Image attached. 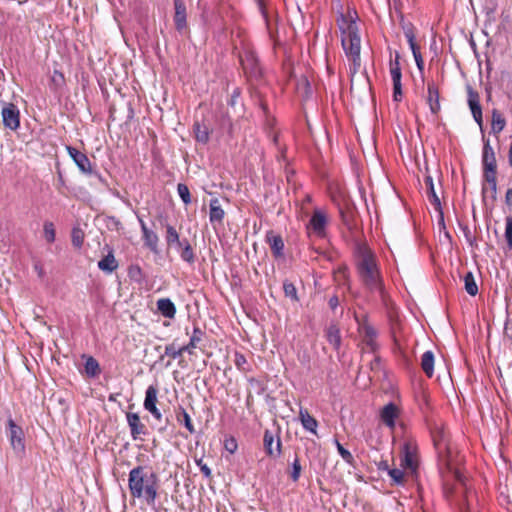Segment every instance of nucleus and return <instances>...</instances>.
I'll return each instance as SVG.
<instances>
[{"mask_svg":"<svg viewBox=\"0 0 512 512\" xmlns=\"http://www.w3.org/2000/svg\"><path fill=\"white\" fill-rule=\"evenodd\" d=\"M302 86L304 87L305 90H308L310 87V85L306 79L302 80Z\"/></svg>","mask_w":512,"mask_h":512,"instance_id":"nucleus-60","label":"nucleus"},{"mask_svg":"<svg viewBox=\"0 0 512 512\" xmlns=\"http://www.w3.org/2000/svg\"><path fill=\"white\" fill-rule=\"evenodd\" d=\"M184 353H185V351L182 350V347L176 349V347L173 343L169 344L165 347V354L170 356L172 359L181 357Z\"/></svg>","mask_w":512,"mask_h":512,"instance_id":"nucleus-42","label":"nucleus"},{"mask_svg":"<svg viewBox=\"0 0 512 512\" xmlns=\"http://www.w3.org/2000/svg\"><path fill=\"white\" fill-rule=\"evenodd\" d=\"M508 160H509V164L512 166V144L510 145V148H509Z\"/></svg>","mask_w":512,"mask_h":512,"instance_id":"nucleus-59","label":"nucleus"},{"mask_svg":"<svg viewBox=\"0 0 512 512\" xmlns=\"http://www.w3.org/2000/svg\"><path fill=\"white\" fill-rule=\"evenodd\" d=\"M468 105L476 123L481 127L483 123L482 109L479 101V94L471 87L468 88Z\"/></svg>","mask_w":512,"mask_h":512,"instance_id":"nucleus-11","label":"nucleus"},{"mask_svg":"<svg viewBox=\"0 0 512 512\" xmlns=\"http://www.w3.org/2000/svg\"><path fill=\"white\" fill-rule=\"evenodd\" d=\"M196 464L198 465V467L200 468L201 472L206 476V477H210L211 476V469L207 466V464H205L203 462L202 459H199V460H196Z\"/></svg>","mask_w":512,"mask_h":512,"instance_id":"nucleus-48","label":"nucleus"},{"mask_svg":"<svg viewBox=\"0 0 512 512\" xmlns=\"http://www.w3.org/2000/svg\"><path fill=\"white\" fill-rule=\"evenodd\" d=\"M44 237L47 242L52 243L55 240V229L54 225L51 222H46L44 224Z\"/></svg>","mask_w":512,"mask_h":512,"instance_id":"nucleus-44","label":"nucleus"},{"mask_svg":"<svg viewBox=\"0 0 512 512\" xmlns=\"http://www.w3.org/2000/svg\"><path fill=\"white\" fill-rule=\"evenodd\" d=\"M202 340V331L199 328H194L193 334L187 345L182 346V350L189 354H193V350L197 347L198 343Z\"/></svg>","mask_w":512,"mask_h":512,"instance_id":"nucleus-31","label":"nucleus"},{"mask_svg":"<svg viewBox=\"0 0 512 512\" xmlns=\"http://www.w3.org/2000/svg\"><path fill=\"white\" fill-rule=\"evenodd\" d=\"M399 60V53H396L394 60H390V75L392 78V82L398 83L399 81H401L402 73Z\"/></svg>","mask_w":512,"mask_h":512,"instance_id":"nucleus-33","label":"nucleus"},{"mask_svg":"<svg viewBox=\"0 0 512 512\" xmlns=\"http://www.w3.org/2000/svg\"><path fill=\"white\" fill-rule=\"evenodd\" d=\"M240 61L247 74L253 77L260 75L257 57L253 51L246 50L244 54L240 56Z\"/></svg>","mask_w":512,"mask_h":512,"instance_id":"nucleus-9","label":"nucleus"},{"mask_svg":"<svg viewBox=\"0 0 512 512\" xmlns=\"http://www.w3.org/2000/svg\"><path fill=\"white\" fill-rule=\"evenodd\" d=\"M63 80H64L63 74L58 71H54L53 76H52V81L54 83L59 84V83L63 82Z\"/></svg>","mask_w":512,"mask_h":512,"instance_id":"nucleus-54","label":"nucleus"},{"mask_svg":"<svg viewBox=\"0 0 512 512\" xmlns=\"http://www.w3.org/2000/svg\"><path fill=\"white\" fill-rule=\"evenodd\" d=\"M408 41V44H409V47L413 53V56L420 53V48L419 46L416 44V41H415V37L411 40H407Z\"/></svg>","mask_w":512,"mask_h":512,"instance_id":"nucleus-51","label":"nucleus"},{"mask_svg":"<svg viewBox=\"0 0 512 512\" xmlns=\"http://www.w3.org/2000/svg\"><path fill=\"white\" fill-rule=\"evenodd\" d=\"M85 372L90 377H95L100 373L98 361L93 357H88L85 362Z\"/></svg>","mask_w":512,"mask_h":512,"instance_id":"nucleus-35","label":"nucleus"},{"mask_svg":"<svg viewBox=\"0 0 512 512\" xmlns=\"http://www.w3.org/2000/svg\"><path fill=\"white\" fill-rule=\"evenodd\" d=\"M465 290L470 296H475L478 293V286L472 272H467L464 276Z\"/></svg>","mask_w":512,"mask_h":512,"instance_id":"nucleus-34","label":"nucleus"},{"mask_svg":"<svg viewBox=\"0 0 512 512\" xmlns=\"http://www.w3.org/2000/svg\"><path fill=\"white\" fill-rule=\"evenodd\" d=\"M98 268L106 273H112L118 268V262L114 257L113 251H110L98 262Z\"/></svg>","mask_w":512,"mask_h":512,"instance_id":"nucleus-23","label":"nucleus"},{"mask_svg":"<svg viewBox=\"0 0 512 512\" xmlns=\"http://www.w3.org/2000/svg\"><path fill=\"white\" fill-rule=\"evenodd\" d=\"M126 418L134 440L138 439L141 434H145V425L141 422L137 413L128 412Z\"/></svg>","mask_w":512,"mask_h":512,"instance_id":"nucleus-14","label":"nucleus"},{"mask_svg":"<svg viewBox=\"0 0 512 512\" xmlns=\"http://www.w3.org/2000/svg\"><path fill=\"white\" fill-rule=\"evenodd\" d=\"M267 242L275 257L283 256L284 242L280 235L269 231L266 235Z\"/></svg>","mask_w":512,"mask_h":512,"instance_id":"nucleus-19","label":"nucleus"},{"mask_svg":"<svg viewBox=\"0 0 512 512\" xmlns=\"http://www.w3.org/2000/svg\"><path fill=\"white\" fill-rule=\"evenodd\" d=\"M305 198H306L307 201L310 200V196L309 195H306Z\"/></svg>","mask_w":512,"mask_h":512,"instance_id":"nucleus-62","label":"nucleus"},{"mask_svg":"<svg viewBox=\"0 0 512 512\" xmlns=\"http://www.w3.org/2000/svg\"><path fill=\"white\" fill-rule=\"evenodd\" d=\"M245 363H246V359L243 355H241V354L235 355V364L239 369H244L243 366Z\"/></svg>","mask_w":512,"mask_h":512,"instance_id":"nucleus-50","label":"nucleus"},{"mask_svg":"<svg viewBox=\"0 0 512 512\" xmlns=\"http://www.w3.org/2000/svg\"><path fill=\"white\" fill-rule=\"evenodd\" d=\"M339 27L341 30V44L350 62L349 71L351 75H355L361 67L359 29L355 21H347L343 15L341 16Z\"/></svg>","mask_w":512,"mask_h":512,"instance_id":"nucleus-3","label":"nucleus"},{"mask_svg":"<svg viewBox=\"0 0 512 512\" xmlns=\"http://www.w3.org/2000/svg\"><path fill=\"white\" fill-rule=\"evenodd\" d=\"M356 266L365 286L371 291H382V280L374 253L365 244H357Z\"/></svg>","mask_w":512,"mask_h":512,"instance_id":"nucleus-2","label":"nucleus"},{"mask_svg":"<svg viewBox=\"0 0 512 512\" xmlns=\"http://www.w3.org/2000/svg\"><path fill=\"white\" fill-rule=\"evenodd\" d=\"M334 443L336 445V448H337V451L338 453L340 454V456L342 457V459L349 465L353 466L354 465V457L353 455L351 454L350 451H348L347 449H345L343 447V445L337 440L335 439L334 440Z\"/></svg>","mask_w":512,"mask_h":512,"instance_id":"nucleus-37","label":"nucleus"},{"mask_svg":"<svg viewBox=\"0 0 512 512\" xmlns=\"http://www.w3.org/2000/svg\"><path fill=\"white\" fill-rule=\"evenodd\" d=\"M174 23L175 28L178 32L182 33L187 28V14H186V6L182 0H174Z\"/></svg>","mask_w":512,"mask_h":512,"instance_id":"nucleus-12","label":"nucleus"},{"mask_svg":"<svg viewBox=\"0 0 512 512\" xmlns=\"http://www.w3.org/2000/svg\"><path fill=\"white\" fill-rule=\"evenodd\" d=\"M283 290L285 294H288V284L286 282L283 283Z\"/></svg>","mask_w":512,"mask_h":512,"instance_id":"nucleus-61","label":"nucleus"},{"mask_svg":"<svg viewBox=\"0 0 512 512\" xmlns=\"http://www.w3.org/2000/svg\"><path fill=\"white\" fill-rule=\"evenodd\" d=\"M300 473H301V466H300L299 461L296 459L293 462V470H292V474H291L294 481L298 480Z\"/></svg>","mask_w":512,"mask_h":512,"instance_id":"nucleus-49","label":"nucleus"},{"mask_svg":"<svg viewBox=\"0 0 512 512\" xmlns=\"http://www.w3.org/2000/svg\"><path fill=\"white\" fill-rule=\"evenodd\" d=\"M388 475L391 477L394 484L402 485L404 483V472L401 469L394 468L389 470Z\"/></svg>","mask_w":512,"mask_h":512,"instance_id":"nucleus-43","label":"nucleus"},{"mask_svg":"<svg viewBox=\"0 0 512 512\" xmlns=\"http://www.w3.org/2000/svg\"><path fill=\"white\" fill-rule=\"evenodd\" d=\"M505 239L509 250L512 249V217L505 219Z\"/></svg>","mask_w":512,"mask_h":512,"instance_id":"nucleus-39","label":"nucleus"},{"mask_svg":"<svg viewBox=\"0 0 512 512\" xmlns=\"http://www.w3.org/2000/svg\"><path fill=\"white\" fill-rule=\"evenodd\" d=\"M157 402L158 389L156 386L150 385L146 389L143 406L147 411H149L154 416L155 419L161 420L162 414L156 406Z\"/></svg>","mask_w":512,"mask_h":512,"instance_id":"nucleus-8","label":"nucleus"},{"mask_svg":"<svg viewBox=\"0 0 512 512\" xmlns=\"http://www.w3.org/2000/svg\"><path fill=\"white\" fill-rule=\"evenodd\" d=\"M257 2V5H258V8L261 12V14L263 15L265 21H266V24H267V28L269 29V33L272 35V31H271V28H270V22L268 20V17H267V11H266V8H265V3H264V0H255Z\"/></svg>","mask_w":512,"mask_h":512,"instance_id":"nucleus-46","label":"nucleus"},{"mask_svg":"<svg viewBox=\"0 0 512 512\" xmlns=\"http://www.w3.org/2000/svg\"><path fill=\"white\" fill-rule=\"evenodd\" d=\"M325 337L335 350H339L341 346V334L340 329L336 324L332 323L326 328Z\"/></svg>","mask_w":512,"mask_h":512,"instance_id":"nucleus-20","label":"nucleus"},{"mask_svg":"<svg viewBox=\"0 0 512 512\" xmlns=\"http://www.w3.org/2000/svg\"><path fill=\"white\" fill-rule=\"evenodd\" d=\"M3 124L6 128L17 130L20 126V112L16 105L6 103L1 111Z\"/></svg>","mask_w":512,"mask_h":512,"instance_id":"nucleus-6","label":"nucleus"},{"mask_svg":"<svg viewBox=\"0 0 512 512\" xmlns=\"http://www.w3.org/2000/svg\"><path fill=\"white\" fill-rule=\"evenodd\" d=\"M424 182H425V186H426V190H427V196H428L430 202L434 205L436 210H440L441 202H440L438 195L435 192V187H434V182H433L432 177L430 175H427L425 177Z\"/></svg>","mask_w":512,"mask_h":512,"instance_id":"nucleus-24","label":"nucleus"},{"mask_svg":"<svg viewBox=\"0 0 512 512\" xmlns=\"http://www.w3.org/2000/svg\"><path fill=\"white\" fill-rule=\"evenodd\" d=\"M209 219L212 223L221 222L224 218L225 212L222 209L220 202L217 198L210 201Z\"/></svg>","mask_w":512,"mask_h":512,"instance_id":"nucleus-25","label":"nucleus"},{"mask_svg":"<svg viewBox=\"0 0 512 512\" xmlns=\"http://www.w3.org/2000/svg\"><path fill=\"white\" fill-rule=\"evenodd\" d=\"M427 103L429 105L430 111L432 114L436 115L440 111V101H439V90L435 82H428L427 85Z\"/></svg>","mask_w":512,"mask_h":512,"instance_id":"nucleus-15","label":"nucleus"},{"mask_svg":"<svg viewBox=\"0 0 512 512\" xmlns=\"http://www.w3.org/2000/svg\"><path fill=\"white\" fill-rule=\"evenodd\" d=\"M402 97L401 81L393 82V98L395 101H399Z\"/></svg>","mask_w":512,"mask_h":512,"instance_id":"nucleus-47","label":"nucleus"},{"mask_svg":"<svg viewBox=\"0 0 512 512\" xmlns=\"http://www.w3.org/2000/svg\"><path fill=\"white\" fill-rule=\"evenodd\" d=\"M505 202L508 206H512V188L507 189L505 193Z\"/></svg>","mask_w":512,"mask_h":512,"instance_id":"nucleus-57","label":"nucleus"},{"mask_svg":"<svg viewBox=\"0 0 512 512\" xmlns=\"http://www.w3.org/2000/svg\"><path fill=\"white\" fill-rule=\"evenodd\" d=\"M225 447L229 452L233 453L237 448V444L234 439H231L230 441H226Z\"/></svg>","mask_w":512,"mask_h":512,"instance_id":"nucleus-53","label":"nucleus"},{"mask_svg":"<svg viewBox=\"0 0 512 512\" xmlns=\"http://www.w3.org/2000/svg\"><path fill=\"white\" fill-rule=\"evenodd\" d=\"M67 151L81 172L89 174L92 172L89 158L74 147L67 146Z\"/></svg>","mask_w":512,"mask_h":512,"instance_id":"nucleus-10","label":"nucleus"},{"mask_svg":"<svg viewBox=\"0 0 512 512\" xmlns=\"http://www.w3.org/2000/svg\"><path fill=\"white\" fill-rule=\"evenodd\" d=\"M176 416H177V420L179 422H183L184 426L187 428V430L191 434H193L195 432V428L192 424V420L184 408H180L179 411L177 412Z\"/></svg>","mask_w":512,"mask_h":512,"instance_id":"nucleus-36","label":"nucleus"},{"mask_svg":"<svg viewBox=\"0 0 512 512\" xmlns=\"http://www.w3.org/2000/svg\"><path fill=\"white\" fill-rule=\"evenodd\" d=\"M165 239H166V243L169 247H172L174 245L180 246L181 242H182V240H180V236H179V233L177 232V230L169 224L166 225Z\"/></svg>","mask_w":512,"mask_h":512,"instance_id":"nucleus-32","label":"nucleus"},{"mask_svg":"<svg viewBox=\"0 0 512 512\" xmlns=\"http://www.w3.org/2000/svg\"><path fill=\"white\" fill-rule=\"evenodd\" d=\"M128 488L131 497L144 499L147 505L152 506L158 496V476L155 473L149 474L144 466H136L129 472Z\"/></svg>","mask_w":512,"mask_h":512,"instance_id":"nucleus-1","label":"nucleus"},{"mask_svg":"<svg viewBox=\"0 0 512 512\" xmlns=\"http://www.w3.org/2000/svg\"><path fill=\"white\" fill-rule=\"evenodd\" d=\"M398 415V408L393 403L385 405L381 411V419L383 423L390 428H393L395 426V421Z\"/></svg>","mask_w":512,"mask_h":512,"instance_id":"nucleus-17","label":"nucleus"},{"mask_svg":"<svg viewBox=\"0 0 512 512\" xmlns=\"http://www.w3.org/2000/svg\"><path fill=\"white\" fill-rule=\"evenodd\" d=\"M482 163L484 169L497 168L495 153L489 141H487L483 147Z\"/></svg>","mask_w":512,"mask_h":512,"instance_id":"nucleus-22","label":"nucleus"},{"mask_svg":"<svg viewBox=\"0 0 512 512\" xmlns=\"http://www.w3.org/2000/svg\"><path fill=\"white\" fill-rule=\"evenodd\" d=\"M414 59H415V62H416V65H417L418 69L420 71H422L423 68H424V60L422 58L421 53H418V54L414 55Z\"/></svg>","mask_w":512,"mask_h":512,"instance_id":"nucleus-52","label":"nucleus"},{"mask_svg":"<svg viewBox=\"0 0 512 512\" xmlns=\"http://www.w3.org/2000/svg\"><path fill=\"white\" fill-rule=\"evenodd\" d=\"M289 294H290V297L291 298H294L297 300V296H296V290H295V287H293L292 285H290V291H289Z\"/></svg>","mask_w":512,"mask_h":512,"instance_id":"nucleus-58","label":"nucleus"},{"mask_svg":"<svg viewBox=\"0 0 512 512\" xmlns=\"http://www.w3.org/2000/svg\"><path fill=\"white\" fill-rule=\"evenodd\" d=\"M401 27L407 40L415 37V28L412 23L401 20Z\"/></svg>","mask_w":512,"mask_h":512,"instance_id":"nucleus-41","label":"nucleus"},{"mask_svg":"<svg viewBox=\"0 0 512 512\" xmlns=\"http://www.w3.org/2000/svg\"><path fill=\"white\" fill-rule=\"evenodd\" d=\"M84 241V233L79 228H74L72 231V243L74 246L80 248Z\"/></svg>","mask_w":512,"mask_h":512,"instance_id":"nucleus-45","label":"nucleus"},{"mask_svg":"<svg viewBox=\"0 0 512 512\" xmlns=\"http://www.w3.org/2000/svg\"><path fill=\"white\" fill-rule=\"evenodd\" d=\"M298 419L306 431L317 434L318 422L309 414L307 409L300 408Z\"/></svg>","mask_w":512,"mask_h":512,"instance_id":"nucleus-18","label":"nucleus"},{"mask_svg":"<svg viewBox=\"0 0 512 512\" xmlns=\"http://www.w3.org/2000/svg\"><path fill=\"white\" fill-rule=\"evenodd\" d=\"M400 466L411 473L416 472L418 467L417 445L413 440H407L404 443Z\"/></svg>","mask_w":512,"mask_h":512,"instance_id":"nucleus-5","label":"nucleus"},{"mask_svg":"<svg viewBox=\"0 0 512 512\" xmlns=\"http://www.w3.org/2000/svg\"><path fill=\"white\" fill-rule=\"evenodd\" d=\"M377 467L379 470L381 471H387V473L389 474V470H391L389 468V465H388V462L386 460H382L380 461L378 464H377Z\"/></svg>","mask_w":512,"mask_h":512,"instance_id":"nucleus-55","label":"nucleus"},{"mask_svg":"<svg viewBox=\"0 0 512 512\" xmlns=\"http://www.w3.org/2000/svg\"><path fill=\"white\" fill-rule=\"evenodd\" d=\"M177 191L180 198L186 205L191 203L190 191L187 185L179 183L177 186Z\"/></svg>","mask_w":512,"mask_h":512,"instance_id":"nucleus-40","label":"nucleus"},{"mask_svg":"<svg viewBox=\"0 0 512 512\" xmlns=\"http://www.w3.org/2000/svg\"><path fill=\"white\" fill-rule=\"evenodd\" d=\"M264 446L267 454L272 457H278L281 454V441L279 437L275 439L268 431L264 435Z\"/></svg>","mask_w":512,"mask_h":512,"instance_id":"nucleus-16","label":"nucleus"},{"mask_svg":"<svg viewBox=\"0 0 512 512\" xmlns=\"http://www.w3.org/2000/svg\"><path fill=\"white\" fill-rule=\"evenodd\" d=\"M193 131L197 142L206 144L209 141V129L206 125L196 122Z\"/></svg>","mask_w":512,"mask_h":512,"instance_id":"nucleus-29","label":"nucleus"},{"mask_svg":"<svg viewBox=\"0 0 512 512\" xmlns=\"http://www.w3.org/2000/svg\"><path fill=\"white\" fill-rule=\"evenodd\" d=\"M157 309L166 318H174L176 307L169 298H161L157 301Z\"/></svg>","mask_w":512,"mask_h":512,"instance_id":"nucleus-21","label":"nucleus"},{"mask_svg":"<svg viewBox=\"0 0 512 512\" xmlns=\"http://www.w3.org/2000/svg\"><path fill=\"white\" fill-rule=\"evenodd\" d=\"M484 178L491 185L493 191H496L497 179H496V168L484 169Z\"/></svg>","mask_w":512,"mask_h":512,"instance_id":"nucleus-38","label":"nucleus"},{"mask_svg":"<svg viewBox=\"0 0 512 512\" xmlns=\"http://www.w3.org/2000/svg\"><path fill=\"white\" fill-rule=\"evenodd\" d=\"M328 215L320 209H315L307 226L310 235L324 239L327 236Z\"/></svg>","mask_w":512,"mask_h":512,"instance_id":"nucleus-4","label":"nucleus"},{"mask_svg":"<svg viewBox=\"0 0 512 512\" xmlns=\"http://www.w3.org/2000/svg\"><path fill=\"white\" fill-rule=\"evenodd\" d=\"M178 247L181 249V259L189 264H193L195 262V254L189 241L183 239L181 245Z\"/></svg>","mask_w":512,"mask_h":512,"instance_id":"nucleus-28","label":"nucleus"},{"mask_svg":"<svg viewBox=\"0 0 512 512\" xmlns=\"http://www.w3.org/2000/svg\"><path fill=\"white\" fill-rule=\"evenodd\" d=\"M339 305V299L337 296H333L329 299V307L332 309V310H335L336 307Z\"/></svg>","mask_w":512,"mask_h":512,"instance_id":"nucleus-56","label":"nucleus"},{"mask_svg":"<svg viewBox=\"0 0 512 512\" xmlns=\"http://www.w3.org/2000/svg\"><path fill=\"white\" fill-rule=\"evenodd\" d=\"M506 125L505 118L503 117L502 113L498 110L494 109L492 111V121H491V128L493 133L498 134L500 133Z\"/></svg>","mask_w":512,"mask_h":512,"instance_id":"nucleus-30","label":"nucleus"},{"mask_svg":"<svg viewBox=\"0 0 512 512\" xmlns=\"http://www.w3.org/2000/svg\"><path fill=\"white\" fill-rule=\"evenodd\" d=\"M421 368L427 377L431 378L434 373V354L432 351H426L421 357Z\"/></svg>","mask_w":512,"mask_h":512,"instance_id":"nucleus-27","label":"nucleus"},{"mask_svg":"<svg viewBox=\"0 0 512 512\" xmlns=\"http://www.w3.org/2000/svg\"><path fill=\"white\" fill-rule=\"evenodd\" d=\"M8 426L11 447L17 454H22L25 450L22 428L16 425L12 419H9Z\"/></svg>","mask_w":512,"mask_h":512,"instance_id":"nucleus-7","label":"nucleus"},{"mask_svg":"<svg viewBox=\"0 0 512 512\" xmlns=\"http://www.w3.org/2000/svg\"><path fill=\"white\" fill-rule=\"evenodd\" d=\"M361 335L363 336V340L372 350L375 349V339H376V331L369 324H363L359 329Z\"/></svg>","mask_w":512,"mask_h":512,"instance_id":"nucleus-26","label":"nucleus"},{"mask_svg":"<svg viewBox=\"0 0 512 512\" xmlns=\"http://www.w3.org/2000/svg\"><path fill=\"white\" fill-rule=\"evenodd\" d=\"M139 223L141 226V231L143 235V240L145 243V246L149 248L153 253H158V243H159V237L158 235L150 230L146 223L139 218Z\"/></svg>","mask_w":512,"mask_h":512,"instance_id":"nucleus-13","label":"nucleus"}]
</instances>
